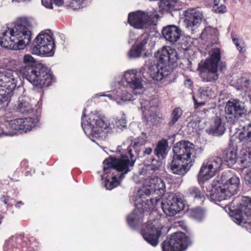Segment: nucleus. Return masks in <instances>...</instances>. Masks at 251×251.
Segmentation results:
<instances>
[{"label": "nucleus", "mask_w": 251, "mask_h": 251, "mask_svg": "<svg viewBox=\"0 0 251 251\" xmlns=\"http://www.w3.org/2000/svg\"><path fill=\"white\" fill-rule=\"evenodd\" d=\"M246 184L251 188V171L248 172L244 177Z\"/></svg>", "instance_id": "nucleus-54"}, {"label": "nucleus", "mask_w": 251, "mask_h": 251, "mask_svg": "<svg viewBox=\"0 0 251 251\" xmlns=\"http://www.w3.org/2000/svg\"><path fill=\"white\" fill-rule=\"evenodd\" d=\"M190 195L193 197L195 200L199 201L200 202H203L205 200V197L208 195L204 191L201 190L197 187H192L189 189Z\"/></svg>", "instance_id": "nucleus-31"}, {"label": "nucleus", "mask_w": 251, "mask_h": 251, "mask_svg": "<svg viewBox=\"0 0 251 251\" xmlns=\"http://www.w3.org/2000/svg\"><path fill=\"white\" fill-rule=\"evenodd\" d=\"M239 139L242 142H251V124L244 126L239 133Z\"/></svg>", "instance_id": "nucleus-32"}, {"label": "nucleus", "mask_w": 251, "mask_h": 251, "mask_svg": "<svg viewBox=\"0 0 251 251\" xmlns=\"http://www.w3.org/2000/svg\"><path fill=\"white\" fill-rule=\"evenodd\" d=\"M18 73V71L10 69L0 71V88L12 92L20 80Z\"/></svg>", "instance_id": "nucleus-16"}, {"label": "nucleus", "mask_w": 251, "mask_h": 251, "mask_svg": "<svg viewBox=\"0 0 251 251\" xmlns=\"http://www.w3.org/2000/svg\"><path fill=\"white\" fill-rule=\"evenodd\" d=\"M232 40H233L234 44L235 45L237 49L240 51V52H243L244 51H243L242 50L244 48V46H243L244 44L241 43L239 39L235 38H233Z\"/></svg>", "instance_id": "nucleus-50"}, {"label": "nucleus", "mask_w": 251, "mask_h": 251, "mask_svg": "<svg viewBox=\"0 0 251 251\" xmlns=\"http://www.w3.org/2000/svg\"><path fill=\"white\" fill-rule=\"evenodd\" d=\"M210 195L211 199L219 201L229 198L232 196L223 185L215 188L214 191Z\"/></svg>", "instance_id": "nucleus-26"}, {"label": "nucleus", "mask_w": 251, "mask_h": 251, "mask_svg": "<svg viewBox=\"0 0 251 251\" xmlns=\"http://www.w3.org/2000/svg\"><path fill=\"white\" fill-rule=\"evenodd\" d=\"M193 99L194 102V108L196 109L198 108L200 106L204 105L205 104L204 102H198L194 96L193 97Z\"/></svg>", "instance_id": "nucleus-56"}, {"label": "nucleus", "mask_w": 251, "mask_h": 251, "mask_svg": "<svg viewBox=\"0 0 251 251\" xmlns=\"http://www.w3.org/2000/svg\"><path fill=\"white\" fill-rule=\"evenodd\" d=\"M153 17L157 18L158 14H155L152 15L151 12L137 11L128 14V22L135 28L146 29L149 25L153 24L152 18Z\"/></svg>", "instance_id": "nucleus-13"}, {"label": "nucleus", "mask_w": 251, "mask_h": 251, "mask_svg": "<svg viewBox=\"0 0 251 251\" xmlns=\"http://www.w3.org/2000/svg\"><path fill=\"white\" fill-rule=\"evenodd\" d=\"M140 219L134 210L131 214L127 217V222L128 225L133 228H135L140 223Z\"/></svg>", "instance_id": "nucleus-36"}, {"label": "nucleus", "mask_w": 251, "mask_h": 251, "mask_svg": "<svg viewBox=\"0 0 251 251\" xmlns=\"http://www.w3.org/2000/svg\"><path fill=\"white\" fill-rule=\"evenodd\" d=\"M14 109L21 114H28L33 112L34 108L28 100L22 99L15 104Z\"/></svg>", "instance_id": "nucleus-25"}, {"label": "nucleus", "mask_w": 251, "mask_h": 251, "mask_svg": "<svg viewBox=\"0 0 251 251\" xmlns=\"http://www.w3.org/2000/svg\"><path fill=\"white\" fill-rule=\"evenodd\" d=\"M200 93L202 96L211 97L213 96L214 92L211 88L208 87H204L200 89Z\"/></svg>", "instance_id": "nucleus-47"}, {"label": "nucleus", "mask_w": 251, "mask_h": 251, "mask_svg": "<svg viewBox=\"0 0 251 251\" xmlns=\"http://www.w3.org/2000/svg\"><path fill=\"white\" fill-rule=\"evenodd\" d=\"M36 44L32 49V53L36 55L52 56L55 46L52 37L48 33L41 32L35 38Z\"/></svg>", "instance_id": "nucleus-10"}, {"label": "nucleus", "mask_w": 251, "mask_h": 251, "mask_svg": "<svg viewBox=\"0 0 251 251\" xmlns=\"http://www.w3.org/2000/svg\"><path fill=\"white\" fill-rule=\"evenodd\" d=\"M221 57L220 49L214 48L209 50V57L199 63L198 71L203 82H213L218 79V66Z\"/></svg>", "instance_id": "nucleus-6"}, {"label": "nucleus", "mask_w": 251, "mask_h": 251, "mask_svg": "<svg viewBox=\"0 0 251 251\" xmlns=\"http://www.w3.org/2000/svg\"><path fill=\"white\" fill-rule=\"evenodd\" d=\"M207 164L209 165V166L211 169H212L214 172L216 173V172L220 170L222 165V159L218 156H214L209 158L206 161Z\"/></svg>", "instance_id": "nucleus-33"}, {"label": "nucleus", "mask_w": 251, "mask_h": 251, "mask_svg": "<svg viewBox=\"0 0 251 251\" xmlns=\"http://www.w3.org/2000/svg\"><path fill=\"white\" fill-rule=\"evenodd\" d=\"M1 91L0 93V104H1L6 101L9 99V92H6L4 89L1 88Z\"/></svg>", "instance_id": "nucleus-48"}, {"label": "nucleus", "mask_w": 251, "mask_h": 251, "mask_svg": "<svg viewBox=\"0 0 251 251\" xmlns=\"http://www.w3.org/2000/svg\"><path fill=\"white\" fill-rule=\"evenodd\" d=\"M125 89V87L123 86L121 88H119L117 90H114L112 92V94H97L95 95V97L106 96L108 97L111 100H116L118 103H120L121 101H129L133 100V96L129 93H127L123 90Z\"/></svg>", "instance_id": "nucleus-21"}, {"label": "nucleus", "mask_w": 251, "mask_h": 251, "mask_svg": "<svg viewBox=\"0 0 251 251\" xmlns=\"http://www.w3.org/2000/svg\"><path fill=\"white\" fill-rule=\"evenodd\" d=\"M174 156L182 162L193 165L196 158V150L194 145L188 141L177 142L173 148Z\"/></svg>", "instance_id": "nucleus-8"}, {"label": "nucleus", "mask_w": 251, "mask_h": 251, "mask_svg": "<svg viewBox=\"0 0 251 251\" xmlns=\"http://www.w3.org/2000/svg\"><path fill=\"white\" fill-rule=\"evenodd\" d=\"M240 160L245 166H249L251 163V152L247 149H243L240 152Z\"/></svg>", "instance_id": "nucleus-35"}, {"label": "nucleus", "mask_w": 251, "mask_h": 251, "mask_svg": "<svg viewBox=\"0 0 251 251\" xmlns=\"http://www.w3.org/2000/svg\"><path fill=\"white\" fill-rule=\"evenodd\" d=\"M146 140H144L143 139H142V140H140V141L137 142L136 143H135V145H143L145 144L146 143Z\"/></svg>", "instance_id": "nucleus-60"}, {"label": "nucleus", "mask_w": 251, "mask_h": 251, "mask_svg": "<svg viewBox=\"0 0 251 251\" xmlns=\"http://www.w3.org/2000/svg\"><path fill=\"white\" fill-rule=\"evenodd\" d=\"M168 146V143L166 140H161L157 143L154 150L155 154L159 158H164L167 154V149Z\"/></svg>", "instance_id": "nucleus-29"}, {"label": "nucleus", "mask_w": 251, "mask_h": 251, "mask_svg": "<svg viewBox=\"0 0 251 251\" xmlns=\"http://www.w3.org/2000/svg\"><path fill=\"white\" fill-rule=\"evenodd\" d=\"M191 166V165L182 162L174 156L170 167L174 174L183 176L186 174Z\"/></svg>", "instance_id": "nucleus-22"}, {"label": "nucleus", "mask_w": 251, "mask_h": 251, "mask_svg": "<svg viewBox=\"0 0 251 251\" xmlns=\"http://www.w3.org/2000/svg\"><path fill=\"white\" fill-rule=\"evenodd\" d=\"M172 235H186L185 233H183L181 232H174Z\"/></svg>", "instance_id": "nucleus-61"}, {"label": "nucleus", "mask_w": 251, "mask_h": 251, "mask_svg": "<svg viewBox=\"0 0 251 251\" xmlns=\"http://www.w3.org/2000/svg\"><path fill=\"white\" fill-rule=\"evenodd\" d=\"M159 236H143L144 239L150 245L156 247L159 243Z\"/></svg>", "instance_id": "nucleus-45"}, {"label": "nucleus", "mask_w": 251, "mask_h": 251, "mask_svg": "<svg viewBox=\"0 0 251 251\" xmlns=\"http://www.w3.org/2000/svg\"><path fill=\"white\" fill-rule=\"evenodd\" d=\"M175 6V5L170 0H161L159 3L160 8L166 11L173 9Z\"/></svg>", "instance_id": "nucleus-44"}, {"label": "nucleus", "mask_w": 251, "mask_h": 251, "mask_svg": "<svg viewBox=\"0 0 251 251\" xmlns=\"http://www.w3.org/2000/svg\"><path fill=\"white\" fill-rule=\"evenodd\" d=\"M190 236H169L162 242V251H184L192 244Z\"/></svg>", "instance_id": "nucleus-12"}, {"label": "nucleus", "mask_w": 251, "mask_h": 251, "mask_svg": "<svg viewBox=\"0 0 251 251\" xmlns=\"http://www.w3.org/2000/svg\"><path fill=\"white\" fill-rule=\"evenodd\" d=\"M205 210L204 209L197 207L192 210L191 216L198 221H202L205 216Z\"/></svg>", "instance_id": "nucleus-39"}, {"label": "nucleus", "mask_w": 251, "mask_h": 251, "mask_svg": "<svg viewBox=\"0 0 251 251\" xmlns=\"http://www.w3.org/2000/svg\"><path fill=\"white\" fill-rule=\"evenodd\" d=\"M162 33L167 41L174 44L179 40L181 30L176 25H168L163 28Z\"/></svg>", "instance_id": "nucleus-18"}, {"label": "nucleus", "mask_w": 251, "mask_h": 251, "mask_svg": "<svg viewBox=\"0 0 251 251\" xmlns=\"http://www.w3.org/2000/svg\"><path fill=\"white\" fill-rule=\"evenodd\" d=\"M213 10L216 13H224L226 10V6L223 4L218 6H213Z\"/></svg>", "instance_id": "nucleus-51"}, {"label": "nucleus", "mask_w": 251, "mask_h": 251, "mask_svg": "<svg viewBox=\"0 0 251 251\" xmlns=\"http://www.w3.org/2000/svg\"><path fill=\"white\" fill-rule=\"evenodd\" d=\"M140 102L141 104V109H142L143 113V110L145 111L148 113L151 112V109L152 110H154L156 109L155 107L151 105V102L148 100H142Z\"/></svg>", "instance_id": "nucleus-41"}, {"label": "nucleus", "mask_w": 251, "mask_h": 251, "mask_svg": "<svg viewBox=\"0 0 251 251\" xmlns=\"http://www.w3.org/2000/svg\"><path fill=\"white\" fill-rule=\"evenodd\" d=\"M160 199H150V201L147 200L146 203L149 205L150 203L153 206L156 205L158 202H160Z\"/></svg>", "instance_id": "nucleus-55"}, {"label": "nucleus", "mask_w": 251, "mask_h": 251, "mask_svg": "<svg viewBox=\"0 0 251 251\" xmlns=\"http://www.w3.org/2000/svg\"><path fill=\"white\" fill-rule=\"evenodd\" d=\"M24 203L22 201H18L17 204L15 205L16 207L19 208L21 205H23Z\"/></svg>", "instance_id": "nucleus-63"}, {"label": "nucleus", "mask_w": 251, "mask_h": 251, "mask_svg": "<svg viewBox=\"0 0 251 251\" xmlns=\"http://www.w3.org/2000/svg\"><path fill=\"white\" fill-rule=\"evenodd\" d=\"M149 36L148 34H143L137 40V47L141 50H144L148 42Z\"/></svg>", "instance_id": "nucleus-40"}, {"label": "nucleus", "mask_w": 251, "mask_h": 251, "mask_svg": "<svg viewBox=\"0 0 251 251\" xmlns=\"http://www.w3.org/2000/svg\"><path fill=\"white\" fill-rule=\"evenodd\" d=\"M31 32L28 27L18 24L14 27L3 29L0 37V44L5 48L13 50L24 49L30 43Z\"/></svg>", "instance_id": "nucleus-3"}, {"label": "nucleus", "mask_w": 251, "mask_h": 251, "mask_svg": "<svg viewBox=\"0 0 251 251\" xmlns=\"http://www.w3.org/2000/svg\"><path fill=\"white\" fill-rule=\"evenodd\" d=\"M239 199V205L232 210L231 217L234 222L243 226L249 223L251 216V198L242 197Z\"/></svg>", "instance_id": "nucleus-9"}, {"label": "nucleus", "mask_w": 251, "mask_h": 251, "mask_svg": "<svg viewBox=\"0 0 251 251\" xmlns=\"http://www.w3.org/2000/svg\"><path fill=\"white\" fill-rule=\"evenodd\" d=\"M247 112L244 102L238 100H228L225 108V116L227 123L234 124Z\"/></svg>", "instance_id": "nucleus-11"}, {"label": "nucleus", "mask_w": 251, "mask_h": 251, "mask_svg": "<svg viewBox=\"0 0 251 251\" xmlns=\"http://www.w3.org/2000/svg\"><path fill=\"white\" fill-rule=\"evenodd\" d=\"M42 4L46 8L52 9L53 8L52 0H41Z\"/></svg>", "instance_id": "nucleus-53"}, {"label": "nucleus", "mask_w": 251, "mask_h": 251, "mask_svg": "<svg viewBox=\"0 0 251 251\" xmlns=\"http://www.w3.org/2000/svg\"><path fill=\"white\" fill-rule=\"evenodd\" d=\"M216 173L214 171L210 168L207 163L204 162L200 170L199 173L198 175V179L199 181H204L209 179L210 178L214 176Z\"/></svg>", "instance_id": "nucleus-27"}, {"label": "nucleus", "mask_w": 251, "mask_h": 251, "mask_svg": "<svg viewBox=\"0 0 251 251\" xmlns=\"http://www.w3.org/2000/svg\"><path fill=\"white\" fill-rule=\"evenodd\" d=\"M85 112V109L83 110V114H82V118H81V120H82L81 125H82V127L83 129H84V126H85V124L84 123V118L86 116Z\"/></svg>", "instance_id": "nucleus-59"}, {"label": "nucleus", "mask_w": 251, "mask_h": 251, "mask_svg": "<svg viewBox=\"0 0 251 251\" xmlns=\"http://www.w3.org/2000/svg\"><path fill=\"white\" fill-rule=\"evenodd\" d=\"M156 56L158 58L157 63L150 67L149 73L153 79L160 81L170 74L171 66L178 59V54L176 50L165 47L157 51Z\"/></svg>", "instance_id": "nucleus-4"}, {"label": "nucleus", "mask_w": 251, "mask_h": 251, "mask_svg": "<svg viewBox=\"0 0 251 251\" xmlns=\"http://www.w3.org/2000/svg\"><path fill=\"white\" fill-rule=\"evenodd\" d=\"M152 152V149L151 148H147L143 151V155L144 157H146L150 155Z\"/></svg>", "instance_id": "nucleus-57"}, {"label": "nucleus", "mask_w": 251, "mask_h": 251, "mask_svg": "<svg viewBox=\"0 0 251 251\" xmlns=\"http://www.w3.org/2000/svg\"><path fill=\"white\" fill-rule=\"evenodd\" d=\"M160 162H157V164H151L143 168L139 174V177L143 179V189L138 191V195L142 198L143 193L146 196H149L156 191L159 192L160 195H162L165 191L166 186L163 180L153 175V174L159 170Z\"/></svg>", "instance_id": "nucleus-5"}, {"label": "nucleus", "mask_w": 251, "mask_h": 251, "mask_svg": "<svg viewBox=\"0 0 251 251\" xmlns=\"http://www.w3.org/2000/svg\"><path fill=\"white\" fill-rule=\"evenodd\" d=\"M162 228L158 220L149 221L141 226L140 233L142 235H161Z\"/></svg>", "instance_id": "nucleus-17"}, {"label": "nucleus", "mask_w": 251, "mask_h": 251, "mask_svg": "<svg viewBox=\"0 0 251 251\" xmlns=\"http://www.w3.org/2000/svg\"><path fill=\"white\" fill-rule=\"evenodd\" d=\"M142 50L138 48H132L128 52V57L129 58H137L140 56Z\"/></svg>", "instance_id": "nucleus-46"}, {"label": "nucleus", "mask_w": 251, "mask_h": 251, "mask_svg": "<svg viewBox=\"0 0 251 251\" xmlns=\"http://www.w3.org/2000/svg\"><path fill=\"white\" fill-rule=\"evenodd\" d=\"M217 31L214 28L208 26L204 28L201 34V39L211 44H214L213 41L217 38Z\"/></svg>", "instance_id": "nucleus-28"}, {"label": "nucleus", "mask_w": 251, "mask_h": 251, "mask_svg": "<svg viewBox=\"0 0 251 251\" xmlns=\"http://www.w3.org/2000/svg\"><path fill=\"white\" fill-rule=\"evenodd\" d=\"M23 62L26 64L18 70L19 73L33 85L41 88L50 85L53 80L52 75L48 69L41 65L33 66L35 60L30 55L24 56Z\"/></svg>", "instance_id": "nucleus-2"}, {"label": "nucleus", "mask_w": 251, "mask_h": 251, "mask_svg": "<svg viewBox=\"0 0 251 251\" xmlns=\"http://www.w3.org/2000/svg\"><path fill=\"white\" fill-rule=\"evenodd\" d=\"M136 158L132 152V147L127 148V152L122 155L120 158L110 157L105 159L103 162V170L107 175L104 186L107 190H111L119 185V180L124 178L125 175L129 171V167H132Z\"/></svg>", "instance_id": "nucleus-1"}, {"label": "nucleus", "mask_w": 251, "mask_h": 251, "mask_svg": "<svg viewBox=\"0 0 251 251\" xmlns=\"http://www.w3.org/2000/svg\"><path fill=\"white\" fill-rule=\"evenodd\" d=\"M155 110H152L150 113H148L143 110V115L144 118L146 119L148 123H150L151 124H154L156 121V115L155 113Z\"/></svg>", "instance_id": "nucleus-43"}, {"label": "nucleus", "mask_w": 251, "mask_h": 251, "mask_svg": "<svg viewBox=\"0 0 251 251\" xmlns=\"http://www.w3.org/2000/svg\"><path fill=\"white\" fill-rule=\"evenodd\" d=\"M180 45V48L184 50H189L190 47H191V43L188 42V40L186 38L182 39L180 43H179Z\"/></svg>", "instance_id": "nucleus-49"}, {"label": "nucleus", "mask_w": 251, "mask_h": 251, "mask_svg": "<svg viewBox=\"0 0 251 251\" xmlns=\"http://www.w3.org/2000/svg\"><path fill=\"white\" fill-rule=\"evenodd\" d=\"M140 102L141 104V109H142L143 113V110L145 111L148 113L151 112V109L152 110H154L156 109L155 107L151 105V102L148 100H142Z\"/></svg>", "instance_id": "nucleus-42"}, {"label": "nucleus", "mask_w": 251, "mask_h": 251, "mask_svg": "<svg viewBox=\"0 0 251 251\" xmlns=\"http://www.w3.org/2000/svg\"><path fill=\"white\" fill-rule=\"evenodd\" d=\"M40 120V116L36 115L35 118L31 117L17 119L10 121L0 117V137L13 136L18 131L21 133L30 131Z\"/></svg>", "instance_id": "nucleus-7"}, {"label": "nucleus", "mask_w": 251, "mask_h": 251, "mask_svg": "<svg viewBox=\"0 0 251 251\" xmlns=\"http://www.w3.org/2000/svg\"><path fill=\"white\" fill-rule=\"evenodd\" d=\"M3 198V202L5 203H7V202H8V197H5V196H3L2 197Z\"/></svg>", "instance_id": "nucleus-64"}, {"label": "nucleus", "mask_w": 251, "mask_h": 251, "mask_svg": "<svg viewBox=\"0 0 251 251\" xmlns=\"http://www.w3.org/2000/svg\"><path fill=\"white\" fill-rule=\"evenodd\" d=\"M220 0H214L213 6H218L220 3Z\"/></svg>", "instance_id": "nucleus-62"}, {"label": "nucleus", "mask_w": 251, "mask_h": 251, "mask_svg": "<svg viewBox=\"0 0 251 251\" xmlns=\"http://www.w3.org/2000/svg\"><path fill=\"white\" fill-rule=\"evenodd\" d=\"M125 78L130 88L133 90L142 88L143 80L136 70H131L126 72Z\"/></svg>", "instance_id": "nucleus-20"}, {"label": "nucleus", "mask_w": 251, "mask_h": 251, "mask_svg": "<svg viewBox=\"0 0 251 251\" xmlns=\"http://www.w3.org/2000/svg\"><path fill=\"white\" fill-rule=\"evenodd\" d=\"M162 209L169 216H173L182 210L184 204L181 198L176 194L171 193L163 201H161Z\"/></svg>", "instance_id": "nucleus-14"}, {"label": "nucleus", "mask_w": 251, "mask_h": 251, "mask_svg": "<svg viewBox=\"0 0 251 251\" xmlns=\"http://www.w3.org/2000/svg\"><path fill=\"white\" fill-rule=\"evenodd\" d=\"M52 1L54 4L57 6H60L63 5V0H52Z\"/></svg>", "instance_id": "nucleus-58"}, {"label": "nucleus", "mask_w": 251, "mask_h": 251, "mask_svg": "<svg viewBox=\"0 0 251 251\" xmlns=\"http://www.w3.org/2000/svg\"><path fill=\"white\" fill-rule=\"evenodd\" d=\"M228 173L225 172L222 175L221 180L225 187L230 193L232 195L236 194L238 190L240 184V179L236 176H232L229 177Z\"/></svg>", "instance_id": "nucleus-19"}, {"label": "nucleus", "mask_w": 251, "mask_h": 251, "mask_svg": "<svg viewBox=\"0 0 251 251\" xmlns=\"http://www.w3.org/2000/svg\"><path fill=\"white\" fill-rule=\"evenodd\" d=\"M185 23L187 27L197 26L202 18V14L195 10L186 13Z\"/></svg>", "instance_id": "nucleus-23"}, {"label": "nucleus", "mask_w": 251, "mask_h": 251, "mask_svg": "<svg viewBox=\"0 0 251 251\" xmlns=\"http://www.w3.org/2000/svg\"><path fill=\"white\" fill-rule=\"evenodd\" d=\"M87 126L90 129L91 134L95 137H100L102 133L109 132L110 125L105 123L99 116L95 114L89 115V120L87 121Z\"/></svg>", "instance_id": "nucleus-15"}, {"label": "nucleus", "mask_w": 251, "mask_h": 251, "mask_svg": "<svg viewBox=\"0 0 251 251\" xmlns=\"http://www.w3.org/2000/svg\"><path fill=\"white\" fill-rule=\"evenodd\" d=\"M84 0H72L71 3V6L74 9L80 8L81 4Z\"/></svg>", "instance_id": "nucleus-52"}, {"label": "nucleus", "mask_w": 251, "mask_h": 251, "mask_svg": "<svg viewBox=\"0 0 251 251\" xmlns=\"http://www.w3.org/2000/svg\"><path fill=\"white\" fill-rule=\"evenodd\" d=\"M182 113V110L179 107L174 109L172 112L171 120L168 123V125L170 126L174 125L181 117Z\"/></svg>", "instance_id": "nucleus-34"}, {"label": "nucleus", "mask_w": 251, "mask_h": 251, "mask_svg": "<svg viewBox=\"0 0 251 251\" xmlns=\"http://www.w3.org/2000/svg\"><path fill=\"white\" fill-rule=\"evenodd\" d=\"M226 128L219 117H215L213 124L207 129V132L214 136H220L223 134Z\"/></svg>", "instance_id": "nucleus-24"}, {"label": "nucleus", "mask_w": 251, "mask_h": 251, "mask_svg": "<svg viewBox=\"0 0 251 251\" xmlns=\"http://www.w3.org/2000/svg\"><path fill=\"white\" fill-rule=\"evenodd\" d=\"M224 157L229 166H232L237 161V151L233 148H229L225 151Z\"/></svg>", "instance_id": "nucleus-30"}, {"label": "nucleus", "mask_w": 251, "mask_h": 251, "mask_svg": "<svg viewBox=\"0 0 251 251\" xmlns=\"http://www.w3.org/2000/svg\"><path fill=\"white\" fill-rule=\"evenodd\" d=\"M122 118L121 119L116 118L112 124L114 127L117 129H122L126 126V115L124 112H122Z\"/></svg>", "instance_id": "nucleus-38"}, {"label": "nucleus", "mask_w": 251, "mask_h": 251, "mask_svg": "<svg viewBox=\"0 0 251 251\" xmlns=\"http://www.w3.org/2000/svg\"><path fill=\"white\" fill-rule=\"evenodd\" d=\"M249 85V79L244 77L237 79L234 83V86L238 90H244L245 88H248Z\"/></svg>", "instance_id": "nucleus-37"}]
</instances>
